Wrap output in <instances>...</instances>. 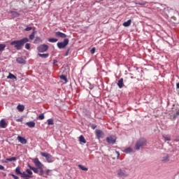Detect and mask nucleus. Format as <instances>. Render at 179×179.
<instances>
[{
    "label": "nucleus",
    "mask_w": 179,
    "mask_h": 179,
    "mask_svg": "<svg viewBox=\"0 0 179 179\" xmlns=\"http://www.w3.org/2000/svg\"><path fill=\"white\" fill-rule=\"evenodd\" d=\"M26 43H29V38H24L20 40L13 41L10 42V45H13L17 51H20Z\"/></svg>",
    "instance_id": "1"
},
{
    "label": "nucleus",
    "mask_w": 179,
    "mask_h": 179,
    "mask_svg": "<svg viewBox=\"0 0 179 179\" xmlns=\"http://www.w3.org/2000/svg\"><path fill=\"white\" fill-rule=\"evenodd\" d=\"M143 146H146V139L141 138L136 141L134 148L136 150H139V149L143 148Z\"/></svg>",
    "instance_id": "2"
},
{
    "label": "nucleus",
    "mask_w": 179,
    "mask_h": 179,
    "mask_svg": "<svg viewBox=\"0 0 179 179\" xmlns=\"http://www.w3.org/2000/svg\"><path fill=\"white\" fill-rule=\"evenodd\" d=\"M117 174L119 178H127V177L129 176L127 171L122 169H117Z\"/></svg>",
    "instance_id": "3"
},
{
    "label": "nucleus",
    "mask_w": 179,
    "mask_h": 179,
    "mask_svg": "<svg viewBox=\"0 0 179 179\" xmlns=\"http://www.w3.org/2000/svg\"><path fill=\"white\" fill-rule=\"evenodd\" d=\"M41 155L43 156V157H45L46 161L48 162V163H52L55 160V159L53 158L52 155H51L50 154H48V152H41Z\"/></svg>",
    "instance_id": "4"
},
{
    "label": "nucleus",
    "mask_w": 179,
    "mask_h": 179,
    "mask_svg": "<svg viewBox=\"0 0 179 179\" xmlns=\"http://www.w3.org/2000/svg\"><path fill=\"white\" fill-rule=\"evenodd\" d=\"M68 44H69V39L65 38L63 42H58L57 43V45L58 48H59L61 50L62 48H65V47H66V45H68Z\"/></svg>",
    "instance_id": "5"
},
{
    "label": "nucleus",
    "mask_w": 179,
    "mask_h": 179,
    "mask_svg": "<svg viewBox=\"0 0 179 179\" xmlns=\"http://www.w3.org/2000/svg\"><path fill=\"white\" fill-rule=\"evenodd\" d=\"M48 45L46 44H43L37 47V50L38 52H45L48 51Z\"/></svg>",
    "instance_id": "6"
},
{
    "label": "nucleus",
    "mask_w": 179,
    "mask_h": 179,
    "mask_svg": "<svg viewBox=\"0 0 179 179\" xmlns=\"http://www.w3.org/2000/svg\"><path fill=\"white\" fill-rule=\"evenodd\" d=\"M33 163L35 164V166L37 169H41V168L44 167V164H43V163H41V162H40L38 158L34 159Z\"/></svg>",
    "instance_id": "7"
},
{
    "label": "nucleus",
    "mask_w": 179,
    "mask_h": 179,
    "mask_svg": "<svg viewBox=\"0 0 179 179\" xmlns=\"http://www.w3.org/2000/svg\"><path fill=\"white\" fill-rule=\"evenodd\" d=\"M116 141H117V138L114 136H110L106 138V142H108L109 145H114Z\"/></svg>",
    "instance_id": "8"
},
{
    "label": "nucleus",
    "mask_w": 179,
    "mask_h": 179,
    "mask_svg": "<svg viewBox=\"0 0 179 179\" xmlns=\"http://www.w3.org/2000/svg\"><path fill=\"white\" fill-rule=\"evenodd\" d=\"M162 162H163V163H167V162H170V156L169 155V154L163 155Z\"/></svg>",
    "instance_id": "9"
},
{
    "label": "nucleus",
    "mask_w": 179,
    "mask_h": 179,
    "mask_svg": "<svg viewBox=\"0 0 179 179\" xmlns=\"http://www.w3.org/2000/svg\"><path fill=\"white\" fill-rule=\"evenodd\" d=\"M17 141H19V142H20V143H22V145H26V143H27V140L26 138H24V137H22L20 136H18L17 137Z\"/></svg>",
    "instance_id": "10"
},
{
    "label": "nucleus",
    "mask_w": 179,
    "mask_h": 179,
    "mask_svg": "<svg viewBox=\"0 0 179 179\" xmlns=\"http://www.w3.org/2000/svg\"><path fill=\"white\" fill-rule=\"evenodd\" d=\"M55 36L60 37V38H66V34H65L61 31H57V32H55Z\"/></svg>",
    "instance_id": "11"
},
{
    "label": "nucleus",
    "mask_w": 179,
    "mask_h": 179,
    "mask_svg": "<svg viewBox=\"0 0 179 179\" xmlns=\"http://www.w3.org/2000/svg\"><path fill=\"white\" fill-rule=\"evenodd\" d=\"M103 135H104V133L103 132V131H101L100 129L96 130V136L98 138H101V136H103Z\"/></svg>",
    "instance_id": "12"
},
{
    "label": "nucleus",
    "mask_w": 179,
    "mask_h": 179,
    "mask_svg": "<svg viewBox=\"0 0 179 179\" xmlns=\"http://www.w3.org/2000/svg\"><path fill=\"white\" fill-rule=\"evenodd\" d=\"M16 62H17V64H26V60L24 59H23V57L17 58Z\"/></svg>",
    "instance_id": "13"
},
{
    "label": "nucleus",
    "mask_w": 179,
    "mask_h": 179,
    "mask_svg": "<svg viewBox=\"0 0 179 179\" xmlns=\"http://www.w3.org/2000/svg\"><path fill=\"white\" fill-rule=\"evenodd\" d=\"M117 86L120 89H122V87L124 86V78H120L117 81Z\"/></svg>",
    "instance_id": "14"
},
{
    "label": "nucleus",
    "mask_w": 179,
    "mask_h": 179,
    "mask_svg": "<svg viewBox=\"0 0 179 179\" xmlns=\"http://www.w3.org/2000/svg\"><path fill=\"white\" fill-rule=\"evenodd\" d=\"M7 126H8V124H6L5 119H2L0 121V128H6Z\"/></svg>",
    "instance_id": "15"
},
{
    "label": "nucleus",
    "mask_w": 179,
    "mask_h": 179,
    "mask_svg": "<svg viewBox=\"0 0 179 179\" xmlns=\"http://www.w3.org/2000/svg\"><path fill=\"white\" fill-rule=\"evenodd\" d=\"M26 125H27L29 128H34V127H36V122H34V121L28 122L26 123Z\"/></svg>",
    "instance_id": "16"
},
{
    "label": "nucleus",
    "mask_w": 179,
    "mask_h": 179,
    "mask_svg": "<svg viewBox=\"0 0 179 179\" xmlns=\"http://www.w3.org/2000/svg\"><path fill=\"white\" fill-rule=\"evenodd\" d=\"M28 167H29L30 170H33L34 173H35L36 174L38 173V168L31 166L30 164L28 165Z\"/></svg>",
    "instance_id": "17"
},
{
    "label": "nucleus",
    "mask_w": 179,
    "mask_h": 179,
    "mask_svg": "<svg viewBox=\"0 0 179 179\" xmlns=\"http://www.w3.org/2000/svg\"><path fill=\"white\" fill-rule=\"evenodd\" d=\"M17 110H18L20 113H23V111H24V106L19 104L17 106Z\"/></svg>",
    "instance_id": "18"
},
{
    "label": "nucleus",
    "mask_w": 179,
    "mask_h": 179,
    "mask_svg": "<svg viewBox=\"0 0 179 179\" xmlns=\"http://www.w3.org/2000/svg\"><path fill=\"white\" fill-rule=\"evenodd\" d=\"M131 23H132V20H129L127 22H124L123 23V26L124 27H129V26H131Z\"/></svg>",
    "instance_id": "19"
},
{
    "label": "nucleus",
    "mask_w": 179,
    "mask_h": 179,
    "mask_svg": "<svg viewBox=\"0 0 179 179\" xmlns=\"http://www.w3.org/2000/svg\"><path fill=\"white\" fill-rule=\"evenodd\" d=\"M124 153H132L134 152V149L132 148L129 147L123 150Z\"/></svg>",
    "instance_id": "20"
},
{
    "label": "nucleus",
    "mask_w": 179,
    "mask_h": 179,
    "mask_svg": "<svg viewBox=\"0 0 179 179\" xmlns=\"http://www.w3.org/2000/svg\"><path fill=\"white\" fill-rule=\"evenodd\" d=\"M16 160H17L16 157H10V158H6V161H5V163H8V162H16Z\"/></svg>",
    "instance_id": "21"
},
{
    "label": "nucleus",
    "mask_w": 179,
    "mask_h": 179,
    "mask_svg": "<svg viewBox=\"0 0 179 179\" xmlns=\"http://www.w3.org/2000/svg\"><path fill=\"white\" fill-rule=\"evenodd\" d=\"M38 55L41 58H48V57H50V54L48 53H45V54L38 53Z\"/></svg>",
    "instance_id": "22"
},
{
    "label": "nucleus",
    "mask_w": 179,
    "mask_h": 179,
    "mask_svg": "<svg viewBox=\"0 0 179 179\" xmlns=\"http://www.w3.org/2000/svg\"><path fill=\"white\" fill-rule=\"evenodd\" d=\"M26 172L29 178H33V172L30 169H27Z\"/></svg>",
    "instance_id": "23"
},
{
    "label": "nucleus",
    "mask_w": 179,
    "mask_h": 179,
    "mask_svg": "<svg viewBox=\"0 0 179 179\" xmlns=\"http://www.w3.org/2000/svg\"><path fill=\"white\" fill-rule=\"evenodd\" d=\"M11 15L13 17H19L20 16V14L17 11H11Z\"/></svg>",
    "instance_id": "24"
},
{
    "label": "nucleus",
    "mask_w": 179,
    "mask_h": 179,
    "mask_svg": "<svg viewBox=\"0 0 179 179\" xmlns=\"http://www.w3.org/2000/svg\"><path fill=\"white\" fill-rule=\"evenodd\" d=\"M36 33H37V31L34 30L31 33V34L29 35V40H34V36H36Z\"/></svg>",
    "instance_id": "25"
},
{
    "label": "nucleus",
    "mask_w": 179,
    "mask_h": 179,
    "mask_svg": "<svg viewBox=\"0 0 179 179\" xmlns=\"http://www.w3.org/2000/svg\"><path fill=\"white\" fill-rule=\"evenodd\" d=\"M79 169H80V170H83V171H87V170H89V169L83 165H78Z\"/></svg>",
    "instance_id": "26"
},
{
    "label": "nucleus",
    "mask_w": 179,
    "mask_h": 179,
    "mask_svg": "<svg viewBox=\"0 0 179 179\" xmlns=\"http://www.w3.org/2000/svg\"><path fill=\"white\" fill-rule=\"evenodd\" d=\"M15 174H17V176H20V174H22V172L20 171V166H17L15 169Z\"/></svg>",
    "instance_id": "27"
},
{
    "label": "nucleus",
    "mask_w": 179,
    "mask_h": 179,
    "mask_svg": "<svg viewBox=\"0 0 179 179\" xmlns=\"http://www.w3.org/2000/svg\"><path fill=\"white\" fill-rule=\"evenodd\" d=\"M48 41H49V43H57V41H58V39L55 38H50Z\"/></svg>",
    "instance_id": "28"
},
{
    "label": "nucleus",
    "mask_w": 179,
    "mask_h": 179,
    "mask_svg": "<svg viewBox=\"0 0 179 179\" xmlns=\"http://www.w3.org/2000/svg\"><path fill=\"white\" fill-rule=\"evenodd\" d=\"M5 48H6V45L0 44V52H2V51H5Z\"/></svg>",
    "instance_id": "29"
},
{
    "label": "nucleus",
    "mask_w": 179,
    "mask_h": 179,
    "mask_svg": "<svg viewBox=\"0 0 179 179\" xmlns=\"http://www.w3.org/2000/svg\"><path fill=\"white\" fill-rule=\"evenodd\" d=\"M8 79H17L16 76L13 74H12L11 73H9L8 77Z\"/></svg>",
    "instance_id": "30"
},
{
    "label": "nucleus",
    "mask_w": 179,
    "mask_h": 179,
    "mask_svg": "<svg viewBox=\"0 0 179 179\" xmlns=\"http://www.w3.org/2000/svg\"><path fill=\"white\" fill-rule=\"evenodd\" d=\"M162 136H163L164 141H171V136H170L163 135Z\"/></svg>",
    "instance_id": "31"
},
{
    "label": "nucleus",
    "mask_w": 179,
    "mask_h": 179,
    "mask_svg": "<svg viewBox=\"0 0 179 179\" xmlns=\"http://www.w3.org/2000/svg\"><path fill=\"white\" fill-rule=\"evenodd\" d=\"M20 176H21V178H29V175H27L26 173V172H21V173L20 174Z\"/></svg>",
    "instance_id": "32"
},
{
    "label": "nucleus",
    "mask_w": 179,
    "mask_h": 179,
    "mask_svg": "<svg viewBox=\"0 0 179 179\" xmlns=\"http://www.w3.org/2000/svg\"><path fill=\"white\" fill-rule=\"evenodd\" d=\"M79 141L82 142V143H86V139H85V137L82 135L79 137Z\"/></svg>",
    "instance_id": "33"
},
{
    "label": "nucleus",
    "mask_w": 179,
    "mask_h": 179,
    "mask_svg": "<svg viewBox=\"0 0 179 179\" xmlns=\"http://www.w3.org/2000/svg\"><path fill=\"white\" fill-rule=\"evenodd\" d=\"M59 78L62 80H64L65 83H66V82H68V80L66 79V76L62 75L59 76Z\"/></svg>",
    "instance_id": "34"
},
{
    "label": "nucleus",
    "mask_w": 179,
    "mask_h": 179,
    "mask_svg": "<svg viewBox=\"0 0 179 179\" xmlns=\"http://www.w3.org/2000/svg\"><path fill=\"white\" fill-rule=\"evenodd\" d=\"M47 122L48 125H54V119H48Z\"/></svg>",
    "instance_id": "35"
},
{
    "label": "nucleus",
    "mask_w": 179,
    "mask_h": 179,
    "mask_svg": "<svg viewBox=\"0 0 179 179\" xmlns=\"http://www.w3.org/2000/svg\"><path fill=\"white\" fill-rule=\"evenodd\" d=\"M38 120L42 121V120H44L45 118V116H44V113H42L38 116Z\"/></svg>",
    "instance_id": "36"
},
{
    "label": "nucleus",
    "mask_w": 179,
    "mask_h": 179,
    "mask_svg": "<svg viewBox=\"0 0 179 179\" xmlns=\"http://www.w3.org/2000/svg\"><path fill=\"white\" fill-rule=\"evenodd\" d=\"M38 170H40L39 176H44V169H43V167L39 168Z\"/></svg>",
    "instance_id": "37"
},
{
    "label": "nucleus",
    "mask_w": 179,
    "mask_h": 179,
    "mask_svg": "<svg viewBox=\"0 0 179 179\" xmlns=\"http://www.w3.org/2000/svg\"><path fill=\"white\" fill-rule=\"evenodd\" d=\"M179 115V109L176 111V114L173 115V120H176Z\"/></svg>",
    "instance_id": "38"
},
{
    "label": "nucleus",
    "mask_w": 179,
    "mask_h": 179,
    "mask_svg": "<svg viewBox=\"0 0 179 179\" xmlns=\"http://www.w3.org/2000/svg\"><path fill=\"white\" fill-rule=\"evenodd\" d=\"M33 29V27H28L27 28L24 29V31H30V30H32Z\"/></svg>",
    "instance_id": "39"
},
{
    "label": "nucleus",
    "mask_w": 179,
    "mask_h": 179,
    "mask_svg": "<svg viewBox=\"0 0 179 179\" xmlns=\"http://www.w3.org/2000/svg\"><path fill=\"white\" fill-rule=\"evenodd\" d=\"M25 48L26 50H30V43H26Z\"/></svg>",
    "instance_id": "40"
},
{
    "label": "nucleus",
    "mask_w": 179,
    "mask_h": 179,
    "mask_svg": "<svg viewBox=\"0 0 179 179\" xmlns=\"http://www.w3.org/2000/svg\"><path fill=\"white\" fill-rule=\"evenodd\" d=\"M91 54H94L96 52V48H92L90 50Z\"/></svg>",
    "instance_id": "41"
},
{
    "label": "nucleus",
    "mask_w": 179,
    "mask_h": 179,
    "mask_svg": "<svg viewBox=\"0 0 179 179\" xmlns=\"http://www.w3.org/2000/svg\"><path fill=\"white\" fill-rule=\"evenodd\" d=\"M91 128L92 129H96V128H97V125L94 124H92L91 125Z\"/></svg>",
    "instance_id": "42"
},
{
    "label": "nucleus",
    "mask_w": 179,
    "mask_h": 179,
    "mask_svg": "<svg viewBox=\"0 0 179 179\" xmlns=\"http://www.w3.org/2000/svg\"><path fill=\"white\" fill-rule=\"evenodd\" d=\"M50 173H51V170L47 169V170L45 171V174H46V176H50Z\"/></svg>",
    "instance_id": "43"
},
{
    "label": "nucleus",
    "mask_w": 179,
    "mask_h": 179,
    "mask_svg": "<svg viewBox=\"0 0 179 179\" xmlns=\"http://www.w3.org/2000/svg\"><path fill=\"white\" fill-rule=\"evenodd\" d=\"M23 122L22 117L19 118V119H16V122Z\"/></svg>",
    "instance_id": "44"
},
{
    "label": "nucleus",
    "mask_w": 179,
    "mask_h": 179,
    "mask_svg": "<svg viewBox=\"0 0 179 179\" xmlns=\"http://www.w3.org/2000/svg\"><path fill=\"white\" fill-rule=\"evenodd\" d=\"M35 41H41V38L38 36H36L35 38Z\"/></svg>",
    "instance_id": "45"
},
{
    "label": "nucleus",
    "mask_w": 179,
    "mask_h": 179,
    "mask_svg": "<svg viewBox=\"0 0 179 179\" xmlns=\"http://www.w3.org/2000/svg\"><path fill=\"white\" fill-rule=\"evenodd\" d=\"M69 48L66 50V53H65V57H68V55H69Z\"/></svg>",
    "instance_id": "46"
},
{
    "label": "nucleus",
    "mask_w": 179,
    "mask_h": 179,
    "mask_svg": "<svg viewBox=\"0 0 179 179\" xmlns=\"http://www.w3.org/2000/svg\"><path fill=\"white\" fill-rule=\"evenodd\" d=\"M138 5L145 6V5H146V1L139 2V3H138Z\"/></svg>",
    "instance_id": "47"
},
{
    "label": "nucleus",
    "mask_w": 179,
    "mask_h": 179,
    "mask_svg": "<svg viewBox=\"0 0 179 179\" xmlns=\"http://www.w3.org/2000/svg\"><path fill=\"white\" fill-rule=\"evenodd\" d=\"M11 176L14 179H19V177L16 176L15 174H11Z\"/></svg>",
    "instance_id": "48"
},
{
    "label": "nucleus",
    "mask_w": 179,
    "mask_h": 179,
    "mask_svg": "<svg viewBox=\"0 0 179 179\" xmlns=\"http://www.w3.org/2000/svg\"><path fill=\"white\" fill-rule=\"evenodd\" d=\"M0 170H5V167L2 165H0Z\"/></svg>",
    "instance_id": "49"
},
{
    "label": "nucleus",
    "mask_w": 179,
    "mask_h": 179,
    "mask_svg": "<svg viewBox=\"0 0 179 179\" xmlns=\"http://www.w3.org/2000/svg\"><path fill=\"white\" fill-rule=\"evenodd\" d=\"M116 155H117V159L120 157V152L115 151Z\"/></svg>",
    "instance_id": "50"
},
{
    "label": "nucleus",
    "mask_w": 179,
    "mask_h": 179,
    "mask_svg": "<svg viewBox=\"0 0 179 179\" xmlns=\"http://www.w3.org/2000/svg\"><path fill=\"white\" fill-rule=\"evenodd\" d=\"M176 88L179 89V83L176 84Z\"/></svg>",
    "instance_id": "51"
},
{
    "label": "nucleus",
    "mask_w": 179,
    "mask_h": 179,
    "mask_svg": "<svg viewBox=\"0 0 179 179\" xmlns=\"http://www.w3.org/2000/svg\"><path fill=\"white\" fill-rule=\"evenodd\" d=\"M3 177H6V173H3Z\"/></svg>",
    "instance_id": "52"
},
{
    "label": "nucleus",
    "mask_w": 179,
    "mask_h": 179,
    "mask_svg": "<svg viewBox=\"0 0 179 179\" xmlns=\"http://www.w3.org/2000/svg\"><path fill=\"white\" fill-rule=\"evenodd\" d=\"M43 177H45V178H47V176H43Z\"/></svg>",
    "instance_id": "53"
},
{
    "label": "nucleus",
    "mask_w": 179,
    "mask_h": 179,
    "mask_svg": "<svg viewBox=\"0 0 179 179\" xmlns=\"http://www.w3.org/2000/svg\"><path fill=\"white\" fill-rule=\"evenodd\" d=\"M100 1H103V0H100Z\"/></svg>",
    "instance_id": "54"
}]
</instances>
